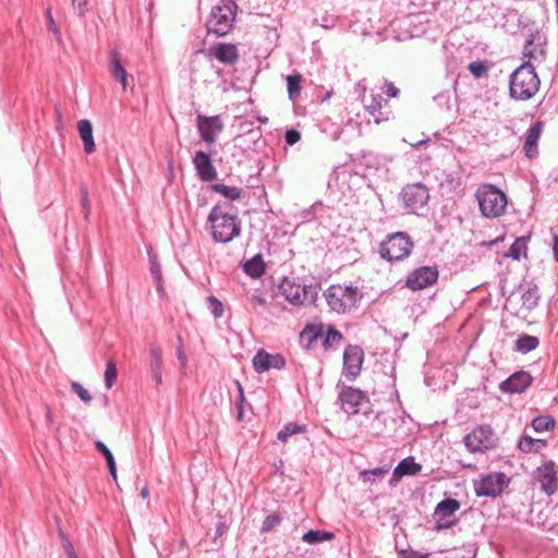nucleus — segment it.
Masks as SVG:
<instances>
[{
    "mask_svg": "<svg viewBox=\"0 0 558 558\" xmlns=\"http://www.w3.org/2000/svg\"><path fill=\"white\" fill-rule=\"evenodd\" d=\"M208 221L211 223V235L216 242L228 243L241 234V221L229 202L214 206L208 215Z\"/></svg>",
    "mask_w": 558,
    "mask_h": 558,
    "instance_id": "nucleus-1",
    "label": "nucleus"
},
{
    "mask_svg": "<svg viewBox=\"0 0 558 558\" xmlns=\"http://www.w3.org/2000/svg\"><path fill=\"white\" fill-rule=\"evenodd\" d=\"M541 80L533 64L523 62L509 77V96L517 101H527L539 90Z\"/></svg>",
    "mask_w": 558,
    "mask_h": 558,
    "instance_id": "nucleus-2",
    "label": "nucleus"
},
{
    "mask_svg": "<svg viewBox=\"0 0 558 558\" xmlns=\"http://www.w3.org/2000/svg\"><path fill=\"white\" fill-rule=\"evenodd\" d=\"M238 4L233 0H220L211 9L209 17L206 21L208 34L217 36L227 35L234 25Z\"/></svg>",
    "mask_w": 558,
    "mask_h": 558,
    "instance_id": "nucleus-3",
    "label": "nucleus"
},
{
    "mask_svg": "<svg viewBox=\"0 0 558 558\" xmlns=\"http://www.w3.org/2000/svg\"><path fill=\"white\" fill-rule=\"evenodd\" d=\"M328 306L338 314H344L356 306L362 294L356 287L332 284L324 293Z\"/></svg>",
    "mask_w": 558,
    "mask_h": 558,
    "instance_id": "nucleus-4",
    "label": "nucleus"
},
{
    "mask_svg": "<svg viewBox=\"0 0 558 558\" xmlns=\"http://www.w3.org/2000/svg\"><path fill=\"white\" fill-rule=\"evenodd\" d=\"M476 199L483 216L496 218L501 216L507 206L506 194L492 184H483L476 191Z\"/></svg>",
    "mask_w": 558,
    "mask_h": 558,
    "instance_id": "nucleus-5",
    "label": "nucleus"
},
{
    "mask_svg": "<svg viewBox=\"0 0 558 558\" xmlns=\"http://www.w3.org/2000/svg\"><path fill=\"white\" fill-rule=\"evenodd\" d=\"M413 246L411 236L407 232L400 231L387 235L379 245V254L388 262H400L411 254Z\"/></svg>",
    "mask_w": 558,
    "mask_h": 558,
    "instance_id": "nucleus-6",
    "label": "nucleus"
},
{
    "mask_svg": "<svg viewBox=\"0 0 558 558\" xmlns=\"http://www.w3.org/2000/svg\"><path fill=\"white\" fill-rule=\"evenodd\" d=\"M464 445L471 452H484L497 446L498 437L489 425H480L464 437Z\"/></svg>",
    "mask_w": 558,
    "mask_h": 558,
    "instance_id": "nucleus-7",
    "label": "nucleus"
},
{
    "mask_svg": "<svg viewBox=\"0 0 558 558\" xmlns=\"http://www.w3.org/2000/svg\"><path fill=\"white\" fill-rule=\"evenodd\" d=\"M279 290L284 299L292 305H302L306 301L314 302L317 296L315 287L302 286L289 278H284L281 281Z\"/></svg>",
    "mask_w": 558,
    "mask_h": 558,
    "instance_id": "nucleus-8",
    "label": "nucleus"
},
{
    "mask_svg": "<svg viewBox=\"0 0 558 558\" xmlns=\"http://www.w3.org/2000/svg\"><path fill=\"white\" fill-rule=\"evenodd\" d=\"M400 196L408 211L415 214L427 204L429 192L424 184L414 183L404 186Z\"/></svg>",
    "mask_w": 558,
    "mask_h": 558,
    "instance_id": "nucleus-9",
    "label": "nucleus"
},
{
    "mask_svg": "<svg viewBox=\"0 0 558 558\" xmlns=\"http://www.w3.org/2000/svg\"><path fill=\"white\" fill-rule=\"evenodd\" d=\"M508 481L504 473H490L474 482V490L477 496L497 497L501 495Z\"/></svg>",
    "mask_w": 558,
    "mask_h": 558,
    "instance_id": "nucleus-10",
    "label": "nucleus"
},
{
    "mask_svg": "<svg viewBox=\"0 0 558 558\" xmlns=\"http://www.w3.org/2000/svg\"><path fill=\"white\" fill-rule=\"evenodd\" d=\"M558 468L554 461H547L534 472V478L541 489L548 496L554 495L558 489Z\"/></svg>",
    "mask_w": 558,
    "mask_h": 558,
    "instance_id": "nucleus-11",
    "label": "nucleus"
},
{
    "mask_svg": "<svg viewBox=\"0 0 558 558\" xmlns=\"http://www.w3.org/2000/svg\"><path fill=\"white\" fill-rule=\"evenodd\" d=\"M438 275V269L435 266L418 267L408 276L405 286L413 291L423 290L434 284Z\"/></svg>",
    "mask_w": 558,
    "mask_h": 558,
    "instance_id": "nucleus-12",
    "label": "nucleus"
},
{
    "mask_svg": "<svg viewBox=\"0 0 558 558\" xmlns=\"http://www.w3.org/2000/svg\"><path fill=\"white\" fill-rule=\"evenodd\" d=\"M546 37L541 33L531 34L523 47L524 62L542 63L546 58Z\"/></svg>",
    "mask_w": 558,
    "mask_h": 558,
    "instance_id": "nucleus-13",
    "label": "nucleus"
},
{
    "mask_svg": "<svg viewBox=\"0 0 558 558\" xmlns=\"http://www.w3.org/2000/svg\"><path fill=\"white\" fill-rule=\"evenodd\" d=\"M367 401L368 399L364 391L352 387L342 388L338 396L341 409L350 415L359 413L361 405Z\"/></svg>",
    "mask_w": 558,
    "mask_h": 558,
    "instance_id": "nucleus-14",
    "label": "nucleus"
},
{
    "mask_svg": "<svg viewBox=\"0 0 558 558\" xmlns=\"http://www.w3.org/2000/svg\"><path fill=\"white\" fill-rule=\"evenodd\" d=\"M364 352L359 345H349L343 352V375L349 380H354L361 372Z\"/></svg>",
    "mask_w": 558,
    "mask_h": 558,
    "instance_id": "nucleus-15",
    "label": "nucleus"
},
{
    "mask_svg": "<svg viewBox=\"0 0 558 558\" xmlns=\"http://www.w3.org/2000/svg\"><path fill=\"white\" fill-rule=\"evenodd\" d=\"M196 121L202 140L208 144L214 143L217 135L223 130V123L219 116L198 114Z\"/></svg>",
    "mask_w": 558,
    "mask_h": 558,
    "instance_id": "nucleus-16",
    "label": "nucleus"
},
{
    "mask_svg": "<svg viewBox=\"0 0 558 558\" xmlns=\"http://www.w3.org/2000/svg\"><path fill=\"white\" fill-rule=\"evenodd\" d=\"M193 165L198 178L203 182H211L217 178V170L207 153L202 150L196 151L193 157Z\"/></svg>",
    "mask_w": 558,
    "mask_h": 558,
    "instance_id": "nucleus-17",
    "label": "nucleus"
},
{
    "mask_svg": "<svg viewBox=\"0 0 558 558\" xmlns=\"http://www.w3.org/2000/svg\"><path fill=\"white\" fill-rule=\"evenodd\" d=\"M533 378L530 373L520 371L515 372L511 376H509L506 380H504L499 385V389L502 392L508 393H521L527 387L532 385Z\"/></svg>",
    "mask_w": 558,
    "mask_h": 558,
    "instance_id": "nucleus-18",
    "label": "nucleus"
},
{
    "mask_svg": "<svg viewBox=\"0 0 558 558\" xmlns=\"http://www.w3.org/2000/svg\"><path fill=\"white\" fill-rule=\"evenodd\" d=\"M286 365L284 359L280 354H269L259 350L253 357V366L257 373H264L270 368L281 369Z\"/></svg>",
    "mask_w": 558,
    "mask_h": 558,
    "instance_id": "nucleus-19",
    "label": "nucleus"
},
{
    "mask_svg": "<svg viewBox=\"0 0 558 558\" xmlns=\"http://www.w3.org/2000/svg\"><path fill=\"white\" fill-rule=\"evenodd\" d=\"M205 53L228 65L234 64L239 59L238 48L233 44L219 43L210 47Z\"/></svg>",
    "mask_w": 558,
    "mask_h": 558,
    "instance_id": "nucleus-20",
    "label": "nucleus"
},
{
    "mask_svg": "<svg viewBox=\"0 0 558 558\" xmlns=\"http://www.w3.org/2000/svg\"><path fill=\"white\" fill-rule=\"evenodd\" d=\"M110 73L112 77L121 84L123 90H126L129 86V74L122 65L120 56L117 51L111 52Z\"/></svg>",
    "mask_w": 558,
    "mask_h": 558,
    "instance_id": "nucleus-21",
    "label": "nucleus"
},
{
    "mask_svg": "<svg viewBox=\"0 0 558 558\" xmlns=\"http://www.w3.org/2000/svg\"><path fill=\"white\" fill-rule=\"evenodd\" d=\"M77 131L83 142L84 151L92 154L95 151V142L93 136V125L89 120L83 119L77 123Z\"/></svg>",
    "mask_w": 558,
    "mask_h": 558,
    "instance_id": "nucleus-22",
    "label": "nucleus"
},
{
    "mask_svg": "<svg viewBox=\"0 0 558 558\" xmlns=\"http://www.w3.org/2000/svg\"><path fill=\"white\" fill-rule=\"evenodd\" d=\"M543 131V122L538 121L534 123L529 130L524 141V150L527 157H532L533 153L536 151L537 142Z\"/></svg>",
    "mask_w": 558,
    "mask_h": 558,
    "instance_id": "nucleus-23",
    "label": "nucleus"
},
{
    "mask_svg": "<svg viewBox=\"0 0 558 558\" xmlns=\"http://www.w3.org/2000/svg\"><path fill=\"white\" fill-rule=\"evenodd\" d=\"M388 101L380 94L371 95V102L367 104L365 108L368 113L374 117L376 123L388 120V117L380 111L383 106Z\"/></svg>",
    "mask_w": 558,
    "mask_h": 558,
    "instance_id": "nucleus-24",
    "label": "nucleus"
},
{
    "mask_svg": "<svg viewBox=\"0 0 558 558\" xmlns=\"http://www.w3.org/2000/svg\"><path fill=\"white\" fill-rule=\"evenodd\" d=\"M324 336V326L322 324H308L300 333L302 343L310 348L318 338Z\"/></svg>",
    "mask_w": 558,
    "mask_h": 558,
    "instance_id": "nucleus-25",
    "label": "nucleus"
},
{
    "mask_svg": "<svg viewBox=\"0 0 558 558\" xmlns=\"http://www.w3.org/2000/svg\"><path fill=\"white\" fill-rule=\"evenodd\" d=\"M422 470V465L416 463L413 457H407L399 462L393 470L395 476L415 475Z\"/></svg>",
    "mask_w": 558,
    "mask_h": 558,
    "instance_id": "nucleus-26",
    "label": "nucleus"
},
{
    "mask_svg": "<svg viewBox=\"0 0 558 558\" xmlns=\"http://www.w3.org/2000/svg\"><path fill=\"white\" fill-rule=\"evenodd\" d=\"M539 298L541 295L536 286L523 289L521 294L522 307L529 312L534 310L538 305Z\"/></svg>",
    "mask_w": 558,
    "mask_h": 558,
    "instance_id": "nucleus-27",
    "label": "nucleus"
},
{
    "mask_svg": "<svg viewBox=\"0 0 558 558\" xmlns=\"http://www.w3.org/2000/svg\"><path fill=\"white\" fill-rule=\"evenodd\" d=\"M460 509V502L453 498H446L441 500L435 508V517L450 518L456 511Z\"/></svg>",
    "mask_w": 558,
    "mask_h": 558,
    "instance_id": "nucleus-28",
    "label": "nucleus"
},
{
    "mask_svg": "<svg viewBox=\"0 0 558 558\" xmlns=\"http://www.w3.org/2000/svg\"><path fill=\"white\" fill-rule=\"evenodd\" d=\"M538 345L539 339L537 337L524 333L517 339L514 350L521 353H529L535 350Z\"/></svg>",
    "mask_w": 558,
    "mask_h": 558,
    "instance_id": "nucleus-29",
    "label": "nucleus"
},
{
    "mask_svg": "<svg viewBox=\"0 0 558 558\" xmlns=\"http://www.w3.org/2000/svg\"><path fill=\"white\" fill-rule=\"evenodd\" d=\"M529 239L530 236L517 238L505 256L511 257L514 260H520L521 257H526Z\"/></svg>",
    "mask_w": 558,
    "mask_h": 558,
    "instance_id": "nucleus-30",
    "label": "nucleus"
},
{
    "mask_svg": "<svg viewBox=\"0 0 558 558\" xmlns=\"http://www.w3.org/2000/svg\"><path fill=\"white\" fill-rule=\"evenodd\" d=\"M244 271L252 278H258L265 272V264L260 255L247 260L243 266Z\"/></svg>",
    "mask_w": 558,
    "mask_h": 558,
    "instance_id": "nucleus-31",
    "label": "nucleus"
},
{
    "mask_svg": "<svg viewBox=\"0 0 558 558\" xmlns=\"http://www.w3.org/2000/svg\"><path fill=\"white\" fill-rule=\"evenodd\" d=\"M211 190L216 193L221 194L227 199L235 201L241 198L243 190L238 186H228L222 183H215L211 185Z\"/></svg>",
    "mask_w": 558,
    "mask_h": 558,
    "instance_id": "nucleus-32",
    "label": "nucleus"
},
{
    "mask_svg": "<svg viewBox=\"0 0 558 558\" xmlns=\"http://www.w3.org/2000/svg\"><path fill=\"white\" fill-rule=\"evenodd\" d=\"M518 447L523 452H537L545 447V441L525 435L520 439Z\"/></svg>",
    "mask_w": 558,
    "mask_h": 558,
    "instance_id": "nucleus-33",
    "label": "nucleus"
},
{
    "mask_svg": "<svg viewBox=\"0 0 558 558\" xmlns=\"http://www.w3.org/2000/svg\"><path fill=\"white\" fill-rule=\"evenodd\" d=\"M331 538H333L332 533L319 530H310L302 536V541L307 544H318L324 541H329Z\"/></svg>",
    "mask_w": 558,
    "mask_h": 558,
    "instance_id": "nucleus-34",
    "label": "nucleus"
},
{
    "mask_svg": "<svg viewBox=\"0 0 558 558\" xmlns=\"http://www.w3.org/2000/svg\"><path fill=\"white\" fill-rule=\"evenodd\" d=\"M324 348L326 350L332 348L333 345L340 344L343 337L341 332L336 329L333 326H328L327 331L324 332Z\"/></svg>",
    "mask_w": 558,
    "mask_h": 558,
    "instance_id": "nucleus-35",
    "label": "nucleus"
},
{
    "mask_svg": "<svg viewBox=\"0 0 558 558\" xmlns=\"http://www.w3.org/2000/svg\"><path fill=\"white\" fill-rule=\"evenodd\" d=\"M302 76L299 73L287 76L288 95L290 99H295L301 94Z\"/></svg>",
    "mask_w": 558,
    "mask_h": 558,
    "instance_id": "nucleus-36",
    "label": "nucleus"
},
{
    "mask_svg": "<svg viewBox=\"0 0 558 558\" xmlns=\"http://www.w3.org/2000/svg\"><path fill=\"white\" fill-rule=\"evenodd\" d=\"M305 430V425H299L296 423H289L284 425V427L278 433L277 438L286 442L289 437L295 434L303 433Z\"/></svg>",
    "mask_w": 558,
    "mask_h": 558,
    "instance_id": "nucleus-37",
    "label": "nucleus"
},
{
    "mask_svg": "<svg viewBox=\"0 0 558 558\" xmlns=\"http://www.w3.org/2000/svg\"><path fill=\"white\" fill-rule=\"evenodd\" d=\"M555 420L550 416H537L532 421V427L535 432L542 433L553 428Z\"/></svg>",
    "mask_w": 558,
    "mask_h": 558,
    "instance_id": "nucleus-38",
    "label": "nucleus"
},
{
    "mask_svg": "<svg viewBox=\"0 0 558 558\" xmlns=\"http://www.w3.org/2000/svg\"><path fill=\"white\" fill-rule=\"evenodd\" d=\"M207 307L215 318H220L223 316V304L216 296L210 295L207 298Z\"/></svg>",
    "mask_w": 558,
    "mask_h": 558,
    "instance_id": "nucleus-39",
    "label": "nucleus"
},
{
    "mask_svg": "<svg viewBox=\"0 0 558 558\" xmlns=\"http://www.w3.org/2000/svg\"><path fill=\"white\" fill-rule=\"evenodd\" d=\"M281 523V517L278 513H271L265 518L260 532L268 533L274 531Z\"/></svg>",
    "mask_w": 558,
    "mask_h": 558,
    "instance_id": "nucleus-40",
    "label": "nucleus"
},
{
    "mask_svg": "<svg viewBox=\"0 0 558 558\" xmlns=\"http://www.w3.org/2000/svg\"><path fill=\"white\" fill-rule=\"evenodd\" d=\"M162 369V352L159 347H151L150 349V371Z\"/></svg>",
    "mask_w": 558,
    "mask_h": 558,
    "instance_id": "nucleus-41",
    "label": "nucleus"
},
{
    "mask_svg": "<svg viewBox=\"0 0 558 558\" xmlns=\"http://www.w3.org/2000/svg\"><path fill=\"white\" fill-rule=\"evenodd\" d=\"M81 207H82V211H83V215H84V218L85 220H88L89 219V216H90V201H89V197H88V191H87V187L85 185H81Z\"/></svg>",
    "mask_w": 558,
    "mask_h": 558,
    "instance_id": "nucleus-42",
    "label": "nucleus"
},
{
    "mask_svg": "<svg viewBox=\"0 0 558 558\" xmlns=\"http://www.w3.org/2000/svg\"><path fill=\"white\" fill-rule=\"evenodd\" d=\"M71 391L75 393L84 403L92 401V395L78 381H72Z\"/></svg>",
    "mask_w": 558,
    "mask_h": 558,
    "instance_id": "nucleus-43",
    "label": "nucleus"
},
{
    "mask_svg": "<svg viewBox=\"0 0 558 558\" xmlns=\"http://www.w3.org/2000/svg\"><path fill=\"white\" fill-rule=\"evenodd\" d=\"M117 378V367L114 362L109 361L105 371V386L107 389H110L113 386V383Z\"/></svg>",
    "mask_w": 558,
    "mask_h": 558,
    "instance_id": "nucleus-44",
    "label": "nucleus"
},
{
    "mask_svg": "<svg viewBox=\"0 0 558 558\" xmlns=\"http://www.w3.org/2000/svg\"><path fill=\"white\" fill-rule=\"evenodd\" d=\"M469 70L476 78H480L487 73L488 66L483 61H475L469 64Z\"/></svg>",
    "mask_w": 558,
    "mask_h": 558,
    "instance_id": "nucleus-45",
    "label": "nucleus"
},
{
    "mask_svg": "<svg viewBox=\"0 0 558 558\" xmlns=\"http://www.w3.org/2000/svg\"><path fill=\"white\" fill-rule=\"evenodd\" d=\"M235 385H236L238 391H239V395H238L236 401H235L236 409H238V421H242L243 420V404L245 402L244 390L239 380H235Z\"/></svg>",
    "mask_w": 558,
    "mask_h": 558,
    "instance_id": "nucleus-46",
    "label": "nucleus"
},
{
    "mask_svg": "<svg viewBox=\"0 0 558 558\" xmlns=\"http://www.w3.org/2000/svg\"><path fill=\"white\" fill-rule=\"evenodd\" d=\"M74 12L80 16L84 17L88 11V0H71Z\"/></svg>",
    "mask_w": 558,
    "mask_h": 558,
    "instance_id": "nucleus-47",
    "label": "nucleus"
},
{
    "mask_svg": "<svg viewBox=\"0 0 558 558\" xmlns=\"http://www.w3.org/2000/svg\"><path fill=\"white\" fill-rule=\"evenodd\" d=\"M365 481H376V478H380L386 474V471L381 468H377L369 471H364L363 473Z\"/></svg>",
    "mask_w": 558,
    "mask_h": 558,
    "instance_id": "nucleus-48",
    "label": "nucleus"
},
{
    "mask_svg": "<svg viewBox=\"0 0 558 558\" xmlns=\"http://www.w3.org/2000/svg\"><path fill=\"white\" fill-rule=\"evenodd\" d=\"M61 539H62V547H63L64 551L66 553L68 558H78V556L76 555V553L74 550L72 543L63 533H61Z\"/></svg>",
    "mask_w": 558,
    "mask_h": 558,
    "instance_id": "nucleus-49",
    "label": "nucleus"
},
{
    "mask_svg": "<svg viewBox=\"0 0 558 558\" xmlns=\"http://www.w3.org/2000/svg\"><path fill=\"white\" fill-rule=\"evenodd\" d=\"M301 138V134L299 131L291 129L286 132L284 140L288 145L296 144Z\"/></svg>",
    "mask_w": 558,
    "mask_h": 558,
    "instance_id": "nucleus-50",
    "label": "nucleus"
},
{
    "mask_svg": "<svg viewBox=\"0 0 558 558\" xmlns=\"http://www.w3.org/2000/svg\"><path fill=\"white\" fill-rule=\"evenodd\" d=\"M95 447L104 456L106 462L109 461V459H113L112 452L101 440L95 441Z\"/></svg>",
    "mask_w": 558,
    "mask_h": 558,
    "instance_id": "nucleus-51",
    "label": "nucleus"
},
{
    "mask_svg": "<svg viewBox=\"0 0 558 558\" xmlns=\"http://www.w3.org/2000/svg\"><path fill=\"white\" fill-rule=\"evenodd\" d=\"M229 530V525L227 524V522L225 520H222V518L220 517L219 521L217 522L216 524V532H215V536H214V539H217L218 537L222 536L223 534L227 533V531Z\"/></svg>",
    "mask_w": 558,
    "mask_h": 558,
    "instance_id": "nucleus-52",
    "label": "nucleus"
},
{
    "mask_svg": "<svg viewBox=\"0 0 558 558\" xmlns=\"http://www.w3.org/2000/svg\"><path fill=\"white\" fill-rule=\"evenodd\" d=\"M384 93L388 96V97H397L400 93L399 88H397L393 83L389 82V81H385V84H384Z\"/></svg>",
    "mask_w": 558,
    "mask_h": 558,
    "instance_id": "nucleus-53",
    "label": "nucleus"
},
{
    "mask_svg": "<svg viewBox=\"0 0 558 558\" xmlns=\"http://www.w3.org/2000/svg\"><path fill=\"white\" fill-rule=\"evenodd\" d=\"M437 521H436V529L437 530H445V529H449L453 525V521L449 520L448 517H437Z\"/></svg>",
    "mask_w": 558,
    "mask_h": 558,
    "instance_id": "nucleus-54",
    "label": "nucleus"
},
{
    "mask_svg": "<svg viewBox=\"0 0 558 558\" xmlns=\"http://www.w3.org/2000/svg\"><path fill=\"white\" fill-rule=\"evenodd\" d=\"M150 272L156 281H161V269L157 263L151 262Z\"/></svg>",
    "mask_w": 558,
    "mask_h": 558,
    "instance_id": "nucleus-55",
    "label": "nucleus"
},
{
    "mask_svg": "<svg viewBox=\"0 0 558 558\" xmlns=\"http://www.w3.org/2000/svg\"><path fill=\"white\" fill-rule=\"evenodd\" d=\"M250 301H251L252 305H254V306H264V305H266V300H265V298L262 294H253L250 298Z\"/></svg>",
    "mask_w": 558,
    "mask_h": 558,
    "instance_id": "nucleus-56",
    "label": "nucleus"
},
{
    "mask_svg": "<svg viewBox=\"0 0 558 558\" xmlns=\"http://www.w3.org/2000/svg\"><path fill=\"white\" fill-rule=\"evenodd\" d=\"M434 100L437 101L439 105H448L450 100L449 93H441L434 97Z\"/></svg>",
    "mask_w": 558,
    "mask_h": 558,
    "instance_id": "nucleus-57",
    "label": "nucleus"
},
{
    "mask_svg": "<svg viewBox=\"0 0 558 558\" xmlns=\"http://www.w3.org/2000/svg\"><path fill=\"white\" fill-rule=\"evenodd\" d=\"M107 465H108V469H109V472H110L111 476L114 480H117V466H116L114 458L113 459H109V461H107Z\"/></svg>",
    "mask_w": 558,
    "mask_h": 558,
    "instance_id": "nucleus-58",
    "label": "nucleus"
},
{
    "mask_svg": "<svg viewBox=\"0 0 558 558\" xmlns=\"http://www.w3.org/2000/svg\"><path fill=\"white\" fill-rule=\"evenodd\" d=\"M553 253L554 259L558 263V234H554L553 236Z\"/></svg>",
    "mask_w": 558,
    "mask_h": 558,
    "instance_id": "nucleus-59",
    "label": "nucleus"
},
{
    "mask_svg": "<svg viewBox=\"0 0 558 558\" xmlns=\"http://www.w3.org/2000/svg\"><path fill=\"white\" fill-rule=\"evenodd\" d=\"M153 380L156 383V385H161L162 383V369L160 371H153L151 372Z\"/></svg>",
    "mask_w": 558,
    "mask_h": 558,
    "instance_id": "nucleus-60",
    "label": "nucleus"
},
{
    "mask_svg": "<svg viewBox=\"0 0 558 558\" xmlns=\"http://www.w3.org/2000/svg\"><path fill=\"white\" fill-rule=\"evenodd\" d=\"M46 422L49 425L53 422L52 412H51V409L48 405H46Z\"/></svg>",
    "mask_w": 558,
    "mask_h": 558,
    "instance_id": "nucleus-61",
    "label": "nucleus"
},
{
    "mask_svg": "<svg viewBox=\"0 0 558 558\" xmlns=\"http://www.w3.org/2000/svg\"><path fill=\"white\" fill-rule=\"evenodd\" d=\"M47 15H48V19H49L50 26L53 27V32L58 33V29L54 27V21H53L52 16H51L50 10L47 11Z\"/></svg>",
    "mask_w": 558,
    "mask_h": 558,
    "instance_id": "nucleus-62",
    "label": "nucleus"
},
{
    "mask_svg": "<svg viewBox=\"0 0 558 558\" xmlns=\"http://www.w3.org/2000/svg\"><path fill=\"white\" fill-rule=\"evenodd\" d=\"M141 496H142V498H144V499H145V498H148V496H149V492H148L147 486H144V487L142 488V490H141Z\"/></svg>",
    "mask_w": 558,
    "mask_h": 558,
    "instance_id": "nucleus-63",
    "label": "nucleus"
},
{
    "mask_svg": "<svg viewBox=\"0 0 558 558\" xmlns=\"http://www.w3.org/2000/svg\"><path fill=\"white\" fill-rule=\"evenodd\" d=\"M407 558H426V556H423L422 554L418 553H412Z\"/></svg>",
    "mask_w": 558,
    "mask_h": 558,
    "instance_id": "nucleus-64",
    "label": "nucleus"
}]
</instances>
